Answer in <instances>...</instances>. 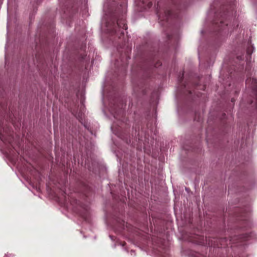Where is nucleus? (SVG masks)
<instances>
[{"label":"nucleus","instance_id":"ddd939ff","mask_svg":"<svg viewBox=\"0 0 257 257\" xmlns=\"http://www.w3.org/2000/svg\"><path fill=\"white\" fill-rule=\"evenodd\" d=\"M143 3L144 4L145 3V0H143Z\"/></svg>","mask_w":257,"mask_h":257},{"label":"nucleus","instance_id":"423d86ee","mask_svg":"<svg viewBox=\"0 0 257 257\" xmlns=\"http://www.w3.org/2000/svg\"><path fill=\"white\" fill-rule=\"evenodd\" d=\"M249 236V235L247 233H245L244 234H242L241 235V238H244L245 240H247L248 237Z\"/></svg>","mask_w":257,"mask_h":257},{"label":"nucleus","instance_id":"6e6552de","mask_svg":"<svg viewBox=\"0 0 257 257\" xmlns=\"http://www.w3.org/2000/svg\"><path fill=\"white\" fill-rule=\"evenodd\" d=\"M152 6H153V3H152V2H148L147 5V7L148 8H151Z\"/></svg>","mask_w":257,"mask_h":257},{"label":"nucleus","instance_id":"f257e3e1","mask_svg":"<svg viewBox=\"0 0 257 257\" xmlns=\"http://www.w3.org/2000/svg\"><path fill=\"white\" fill-rule=\"evenodd\" d=\"M231 242L230 239H228L226 237L223 238H210L208 239L206 237L205 242L203 240L200 242V244L201 245H205V244L209 246H212L213 247H225L228 244H230Z\"/></svg>","mask_w":257,"mask_h":257},{"label":"nucleus","instance_id":"39448f33","mask_svg":"<svg viewBox=\"0 0 257 257\" xmlns=\"http://www.w3.org/2000/svg\"><path fill=\"white\" fill-rule=\"evenodd\" d=\"M254 48L253 46L248 47L246 50V53L247 54L251 55L253 52Z\"/></svg>","mask_w":257,"mask_h":257},{"label":"nucleus","instance_id":"7ed1b4c3","mask_svg":"<svg viewBox=\"0 0 257 257\" xmlns=\"http://www.w3.org/2000/svg\"><path fill=\"white\" fill-rule=\"evenodd\" d=\"M0 139L5 143H11V133L9 129L2 130V128H0Z\"/></svg>","mask_w":257,"mask_h":257},{"label":"nucleus","instance_id":"9d476101","mask_svg":"<svg viewBox=\"0 0 257 257\" xmlns=\"http://www.w3.org/2000/svg\"><path fill=\"white\" fill-rule=\"evenodd\" d=\"M183 77H184V73L183 72L182 74V76L180 78V79L179 80V81H181L182 80V79H183Z\"/></svg>","mask_w":257,"mask_h":257},{"label":"nucleus","instance_id":"9b49d317","mask_svg":"<svg viewBox=\"0 0 257 257\" xmlns=\"http://www.w3.org/2000/svg\"><path fill=\"white\" fill-rule=\"evenodd\" d=\"M237 59H239V60H241V56H238V57H237Z\"/></svg>","mask_w":257,"mask_h":257},{"label":"nucleus","instance_id":"1a4fd4ad","mask_svg":"<svg viewBox=\"0 0 257 257\" xmlns=\"http://www.w3.org/2000/svg\"><path fill=\"white\" fill-rule=\"evenodd\" d=\"M252 83H257V79L255 78H252Z\"/></svg>","mask_w":257,"mask_h":257},{"label":"nucleus","instance_id":"0eeeda50","mask_svg":"<svg viewBox=\"0 0 257 257\" xmlns=\"http://www.w3.org/2000/svg\"><path fill=\"white\" fill-rule=\"evenodd\" d=\"M165 14H166V17H167V18H169L171 14H172V12L171 11H167V12H165Z\"/></svg>","mask_w":257,"mask_h":257},{"label":"nucleus","instance_id":"20e7f679","mask_svg":"<svg viewBox=\"0 0 257 257\" xmlns=\"http://www.w3.org/2000/svg\"><path fill=\"white\" fill-rule=\"evenodd\" d=\"M117 25L118 27L119 28H122L123 29H124L125 30L127 29V26L126 24L125 23L124 20H117Z\"/></svg>","mask_w":257,"mask_h":257},{"label":"nucleus","instance_id":"4468645a","mask_svg":"<svg viewBox=\"0 0 257 257\" xmlns=\"http://www.w3.org/2000/svg\"><path fill=\"white\" fill-rule=\"evenodd\" d=\"M121 34H122V35H123V34H124V32H121Z\"/></svg>","mask_w":257,"mask_h":257},{"label":"nucleus","instance_id":"f8f14e48","mask_svg":"<svg viewBox=\"0 0 257 257\" xmlns=\"http://www.w3.org/2000/svg\"><path fill=\"white\" fill-rule=\"evenodd\" d=\"M234 99L233 98H232L231 99V102H234Z\"/></svg>","mask_w":257,"mask_h":257},{"label":"nucleus","instance_id":"f03ea898","mask_svg":"<svg viewBox=\"0 0 257 257\" xmlns=\"http://www.w3.org/2000/svg\"><path fill=\"white\" fill-rule=\"evenodd\" d=\"M32 165L30 163L26 161L23 169L22 170V174L25 180L30 185L32 184Z\"/></svg>","mask_w":257,"mask_h":257}]
</instances>
